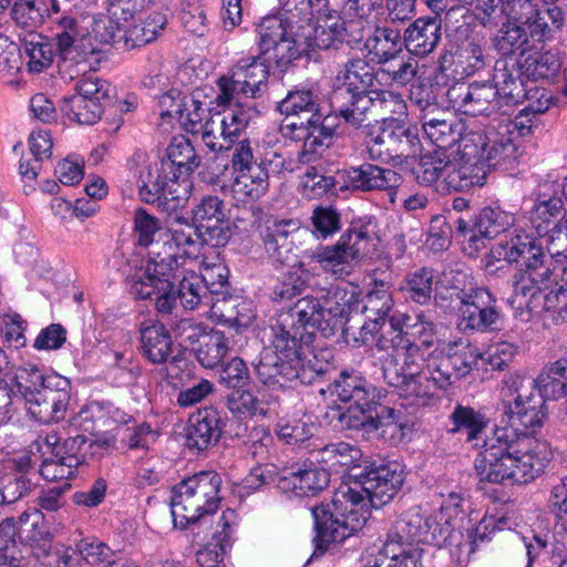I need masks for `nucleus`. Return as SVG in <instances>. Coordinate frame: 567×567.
Returning <instances> with one entry per match:
<instances>
[{
	"label": "nucleus",
	"instance_id": "1",
	"mask_svg": "<svg viewBox=\"0 0 567 567\" xmlns=\"http://www.w3.org/2000/svg\"><path fill=\"white\" fill-rule=\"evenodd\" d=\"M386 342L382 337L377 347L384 350ZM389 342L393 353L382 362L383 379L413 403L425 404L434 390L446 389L472 371L474 355L462 340L449 343L445 352L429 354L426 349L402 333L393 334Z\"/></svg>",
	"mask_w": 567,
	"mask_h": 567
},
{
	"label": "nucleus",
	"instance_id": "2",
	"mask_svg": "<svg viewBox=\"0 0 567 567\" xmlns=\"http://www.w3.org/2000/svg\"><path fill=\"white\" fill-rule=\"evenodd\" d=\"M404 481L403 468L396 462L380 464L358 475L353 486L340 487L331 504L311 508L317 547L327 549L359 533L370 516L369 507L388 504Z\"/></svg>",
	"mask_w": 567,
	"mask_h": 567
},
{
	"label": "nucleus",
	"instance_id": "3",
	"mask_svg": "<svg viewBox=\"0 0 567 567\" xmlns=\"http://www.w3.org/2000/svg\"><path fill=\"white\" fill-rule=\"evenodd\" d=\"M535 430L524 427L513 415L502 412L499 424L475 460L480 481L494 484H525L539 476L553 458V450Z\"/></svg>",
	"mask_w": 567,
	"mask_h": 567
},
{
	"label": "nucleus",
	"instance_id": "4",
	"mask_svg": "<svg viewBox=\"0 0 567 567\" xmlns=\"http://www.w3.org/2000/svg\"><path fill=\"white\" fill-rule=\"evenodd\" d=\"M567 398V358L545 365L529 388L519 374L506 375L499 389L501 410L518 424L538 431L547 419V400Z\"/></svg>",
	"mask_w": 567,
	"mask_h": 567
},
{
	"label": "nucleus",
	"instance_id": "5",
	"mask_svg": "<svg viewBox=\"0 0 567 567\" xmlns=\"http://www.w3.org/2000/svg\"><path fill=\"white\" fill-rule=\"evenodd\" d=\"M200 161L189 140L175 136L168 144L165 156L147 164L138 176L142 200L153 204L164 199L173 202L167 208L176 209L189 195L190 174Z\"/></svg>",
	"mask_w": 567,
	"mask_h": 567
},
{
	"label": "nucleus",
	"instance_id": "6",
	"mask_svg": "<svg viewBox=\"0 0 567 567\" xmlns=\"http://www.w3.org/2000/svg\"><path fill=\"white\" fill-rule=\"evenodd\" d=\"M220 485V475L213 471L194 474L175 485L171 497L174 525L189 528L196 537H200L203 527L212 528L221 501Z\"/></svg>",
	"mask_w": 567,
	"mask_h": 567
},
{
	"label": "nucleus",
	"instance_id": "7",
	"mask_svg": "<svg viewBox=\"0 0 567 567\" xmlns=\"http://www.w3.org/2000/svg\"><path fill=\"white\" fill-rule=\"evenodd\" d=\"M532 14L530 0H484L477 18L484 28L498 25L492 44L501 55L512 56L530 48Z\"/></svg>",
	"mask_w": 567,
	"mask_h": 567
},
{
	"label": "nucleus",
	"instance_id": "8",
	"mask_svg": "<svg viewBox=\"0 0 567 567\" xmlns=\"http://www.w3.org/2000/svg\"><path fill=\"white\" fill-rule=\"evenodd\" d=\"M331 353L321 351L313 353L305 350L303 355H298V363L275 367V357L267 354L260 368V382L271 389L296 388L299 384H312L333 370L330 362Z\"/></svg>",
	"mask_w": 567,
	"mask_h": 567
},
{
	"label": "nucleus",
	"instance_id": "9",
	"mask_svg": "<svg viewBox=\"0 0 567 567\" xmlns=\"http://www.w3.org/2000/svg\"><path fill=\"white\" fill-rule=\"evenodd\" d=\"M269 66L261 56L239 59L217 80L219 93L215 97L218 106L239 103L240 97L256 99L268 89Z\"/></svg>",
	"mask_w": 567,
	"mask_h": 567
},
{
	"label": "nucleus",
	"instance_id": "10",
	"mask_svg": "<svg viewBox=\"0 0 567 567\" xmlns=\"http://www.w3.org/2000/svg\"><path fill=\"white\" fill-rule=\"evenodd\" d=\"M365 146L370 159L393 164H402L422 150L416 127L393 122H388L371 134Z\"/></svg>",
	"mask_w": 567,
	"mask_h": 567
},
{
	"label": "nucleus",
	"instance_id": "11",
	"mask_svg": "<svg viewBox=\"0 0 567 567\" xmlns=\"http://www.w3.org/2000/svg\"><path fill=\"white\" fill-rule=\"evenodd\" d=\"M173 267L166 265L163 267L157 264L150 254L146 265L127 275L130 293L135 299H155L156 310L161 313H171L176 303V297L173 282L171 281V271Z\"/></svg>",
	"mask_w": 567,
	"mask_h": 567
},
{
	"label": "nucleus",
	"instance_id": "12",
	"mask_svg": "<svg viewBox=\"0 0 567 567\" xmlns=\"http://www.w3.org/2000/svg\"><path fill=\"white\" fill-rule=\"evenodd\" d=\"M293 326V321L279 315L275 323L270 326L269 347L265 348L260 354L259 362L255 367L258 380L260 381V368L267 354L275 357V367L278 370L281 365L298 363V355H303L305 350L312 344L310 333L305 328L299 329Z\"/></svg>",
	"mask_w": 567,
	"mask_h": 567
},
{
	"label": "nucleus",
	"instance_id": "13",
	"mask_svg": "<svg viewBox=\"0 0 567 567\" xmlns=\"http://www.w3.org/2000/svg\"><path fill=\"white\" fill-rule=\"evenodd\" d=\"M484 141L485 137L478 132L464 134L457 148L460 157L452 159L446 190L464 192L486 183L488 171L478 157L485 145Z\"/></svg>",
	"mask_w": 567,
	"mask_h": 567
},
{
	"label": "nucleus",
	"instance_id": "14",
	"mask_svg": "<svg viewBox=\"0 0 567 567\" xmlns=\"http://www.w3.org/2000/svg\"><path fill=\"white\" fill-rule=\"evenodd\" d=\"M226 204L216 195L204 196L192 209L196 236L203 244L224 247L231 238Z\"/></svg>",
	"mask_w": 567,
	"mask_h": 567
},
{
	"label": "nucleus",
	"instance_id": "15",
	"mask_svg": "<svg viewBox=\"0 0 567 567\" xmlns=\"http://www.w3.org/2000/svg\"><path fill=\"white\" fill-rule=\"evenodd\" d=\"M69 379L49 373L47 384L25 403L30 414L41 423L59 422L64 419L70 403Z\"/></svg>",
	"mask_w": 567,
	"mask_h": 567
},
{
	"label": "nucleus",
	"instance_id": "16",
	"mask_svg": "<svg viewBox=\"0 0 567 567\" xmlns=\"http://www.w3.org/2000/svg\"><path fill=\"white\" fill-rule=\"evenodd\" d=\"M446 97L453 109L470 116H489L502 107L498 91L489 82L454 84L447 90Z\"/></svg>",
	"mask_w": 567,
	"mask_h": 567
},
{
	"label": "nucleus",
	"instance_id": "17",
	"mask_svg": "<svg viewBox=\"0 0 567 567\" xmlns=\"http://www.w3.org/2000/svg\"><path fill=\"white\" fill-rule=\"evenodd\" d=\"M358 287L350 284L332 286L321 296L326 337L341 330L346 341L350 342V328L346 323L350 311L358 305Z\"/></svg>",
	"mask_w": 567,
	"mask_h": 567
},
{
	"label": "nucleus",
	"instance_id": "18",
	"mask_svg": "<svg viewBox=\"0 0 567 567\" xmlns=\"http://www.w3.org/2000/svg\"><path fill=\"white\" fill-rule=\"evenodd\" d=\"M258 229L264 248L274 262L284 265L296 256L293 235L300 229L298 219L268 218Z\"/></svg>",
	"mask_w": 567,
	"mask_h": 567
},
{
	"label": "nucleus",
	"instance_id": "19",
	"mask_svg": "<svg viewBox=\"0 0 567 567\" xmlns=\"http://www.w3.org/2000/svg\"><path fill=\"white\" fill-rule=\"evenodd\" d=\"M496 298L484 286L465 299L457 308L461 326L464 330L486 331L496 329L501 321V311Z\"/></svg>",
	"mask_w": 567,
	"mask_h": 567
},
{
	"label": "nucleus",
	"instance_id": "20",
	"mask_svg": "<svg viewBox=\"0 0 567 567\" xmlns=\"http://www.w3.org/2000/svg\"><path fill=\"white\" fill-rule=\"evenodd\" d=\"M226 425L225 417L215 408L198 410L189 419L186 444L189 450L203 452L214 446Z\"/></svg>",
	"mask_w": 567,
	"mask_h": 567
},
{
	"label": "nucleus",
	"instance_id": "21",
	"mask_svg": "<svg viewBox=\"0 0 567 567\" xmlns=\"http://www.w3.org/2000/svg\"><path fill=\"white\" fill-rule=\"evenodd\" d=\"M279 132L285 138L302 142L297 158L301 164H308L317 158L331 145V141L318 130H315L308 121H295L284 118Z\"/></svg>",
	"mask_w": 567,
	"mask_h": 567
},
{
	"label": "nucleus",
	"instance_id": "22",
	"mask_svg": "<svg viewBox=\"0 0 567 567\" xmlns=\"http://www.w3.org/2000/svg\"><path fill=\"white\" fill-rule=\"evenodd\" d=\"M331 392L341 402L355 404L361 409H375L381 399V392L353 370L340 372L332 382Z\"/></svg>",
	"mask_w": 567,
	"mask_h": 567
},
{
	"label": "nucleus",
	"instance_id": "23",
	"mask_svg": "<svg viewBox=\"0 0 567 567\" xmlns=\"http://www.w3.org/2000/svg\"><path fill=\"white\" fill-rule=\"evenodd\" d=\"M338 80L342 86L334 90L336 101L346 100L349 93L372 95L381 85L379 71H375L363 59H351L339 73Z\"/></svg>",
	"mask_w": 567,
	"mask_h": 567
},
{
	"label": "nucleus",
	"instance_id": "24",
	"mask_svg": "<svg viewBox=\"0 0 567 567\" xmlns=\"http://www.w3.org/2000/svg\"><path fill=\"white\" fill-rule=\"evenodd\" d=\"M193 235H196L193 223L186 224V227L169 226L163 243L154 244L150 254H153L154 260L163 267L185 266L189 256L185 248L195 244Z\"/></svg>",
	"mask_w": 567,
	"mask_h": 567
},
{
	"label": "nucleus",
	"instance_id": "25",
	"mask_svg": "<svg viewBox=\"0 0 567 567\" xmlns=\"http://www.w3.org/2000/svg\"><path fill=\"white\" fill-rule=\"evenodd\" d=\"M318 24L307 23L301 29V33H306L309 44V54L316 49L319 50H339L344 47L343 42L350 43V39H346L349 33V27L341 21L337 12L324 14L318 19Z\"/></svg>",
	"mask_w": 567,
	"mask_h": 567
},
{
	"label": "nucleus",
	"instance_id": "26",
	"mask_svg": "<svg viewBox=\"0 0 567 567\" xmlns=\"http://www.w3.org/2000/svg\"><path fill=\"white\" fill-rule=\"evenodd\" d=\"M312 260L318 262L324 272L336 278L349 276L353 266L362 258L357 249H353L340 237L333 245L319 246L311 254Z\"/></svg>",
	"mask_w": 567,
	"mask_h": 567
},
{
	"label": "nucleus",
	"instance_id": "27",
	"mask_svg": "<svg viewBox=\"0 0 567 567\" xmlns=\"http://www.w3.org/2000/svg\"><path fill=\"white\" fill-rule=\"evenodd\" d=\"M171 272V281L177 282V288H174L176 300H179L184 309L194 310L202 303L212 307L213 302H216L203 279L194 270L176 265Z\"/></svg>",
	"mask_w": 567,
	"mask_h": 567
},
{
	"label": "nucleus",
	"instance_id": "28",
	"mask_svg": "<svg viewBox=\"0 0 567 567\" xmlns=\"http://www.w3.org/2000/svg\"><path fill=\"white\" fill-rule=\"evenodd\" d=\"M441 30L439 19L417 18L404 30L402 35L404 48L415 56H426L439 45L442 35Z\"/></svg>",
	"mask_w": 567,
	"mask_h": 567
},
{
	"label": "nucleus",
	"instance_id": "29",
	"mask_svg": "<svg viewBox=\"0 0 567 567\" xmlns=\"http://www.w3.org/2000/svg\"><path fill=\"white\" fill-rule=\"evenodd\" d=\"M435 312L432 310H421L414 317L402 315L401 317H391L390 327L392 333H402L404 337L417 342L423 349L429 350L434 346L436 337V326L434 323Z\"/></svg>",
	"mask_w": 567,
	"mask_h": 567
},
{
	"label": "nucleus",
	"instance_id": "30",
	"mask_svg": "<svg viewBox=\"0 0 567 567\" xmlns=\"http://www.w3.org/2000/svg\"><path fill=\"white\" fill-rule=\"evenodd\" d=\"M515 223L513 214L499 208L485 207L473 221V233L468 238V247L478 251L486 246V241L505 233Z\"/></svg>",
	"mask_w": 567,
	"mask_h": 567
},
{
	"label": "nucleus",
	"instance_id": "31",
	"mask_svg": "<svg viewBox=\"0 0 567 567\" xmlns=\"http://www.w3.org/2000/svg\"><path fill=\"white\" fill-rule=\"evenodd\" d=\"M234 516L231 511L224 512L218 520L209 529L202 528L200 540H205L209 535L212 536L214 544H208L204 548L197 550L196 563L200 567H217L223 560L226 553V548L229 545L231 525L230 519Z\"/></svg>",
	"mask_w": 567,
	"mask_h": 567
},
{
	"label": "nucleus",
	"instance_id": "32",
	"mask_svg": "<svg viewBox=\"0 0 567 567\" xmlns=\"http://www.w3.org/2000/svg\"><path fill=\"white\" fill-rule=\"evenodd\" d=\"M330 474L324 467L303 464L281 475L278 485L285 491H291L297 496L315 495L326 488Z\"/></svg>",
	"mask_w": 567,
	"mask_h": 567
},
{
	"label": "nucleus",
	"instance_id": "33",
	"mask_svg": "<svg viewBox=\"0 0 567 567\" xmlns=\"http://www.w3.org/2000/svg\"><path fill=\"white\" fill-rule=\"evenodd\" d=\"M548 270L543 271L524 270L515 276L514 292L509 299L512 307L523 313L538 312V298L542 292V285L548 280Z\"/></svg>",
	"mask_w": 567,
	"mask_h": 567
},
{
	"label": "nucleus",
	"instance_id": "34",
	"mask_svg": "<svg viewBox=\"0 0 567 567\" xmlns=\"http://www.w3.org/2000/svg\"><path fill=\"white\" fill-rule=\"evenodd\" d=\"M352 186L363 192L391 190L401 183V176L391 168L364 163L348 171Z\"/></svg>",
	"mask_w": 567,
	"mask_h": 567
},
{
	"label": "nucleus",
	"instance_id": "35",
	"mask_svg": "<svg viewBox=\"0 0 567 567\" xmlns=\"http://www.w3.org/2000/svg\"><path fill=\"white\" fill-rule=\"evenodd\" d=\"M423 549L416 543L386 535L374 567H421Z\"/></svg>",
	"mask_w": 567,
	"mask_h": 567
},
{
	"label": "nucleus",
	"instance_id": "36",
	"mask_svg": "<svg viewBox=\"0 0 567 567\" xmlns=\"http://www.w3.org/2000/svg\"><path fill=\"white\" fill-rule=\"evenodd\" d=\"M403 37L401 30L394 24L386 23L377 27L365 42L364 48L373 63H385L396 53L403 52Z\"/></svg>",
	"mask_w": 567,
	"mask_h": 567
},
{
	"label": "nucleus",
	"instance_id": "37",
	"mask_svg": "<svg viewBox=\"0 0 567 567\" xmlns=\"http://www.w3.org/2000/svg\"><path fill=\"white\" fill-rule=\"evenodd\" d=\"M432 526L420 508L412 507L400 516L386 535L420 545L436 540V528L432 530Z\"/></svg>",
	"mask_w": 567,
	"mask_h": 567
},
{
	"label": "nucleus",
	"instance_id": "38",
	"mask_svg": "<svg viewBox=\"0 0 567 567\" xmlns=\"http://www.w3.org/2000/svg\"><path fill=\"white\" fill-rule=\"evenodd\" d=\"M62 11L58 0H16L11 10L12 20L30 34L41 27L49 14Z\"/></svg>",
	"mask_w": 567,
	"mask_h": 567
},
{
	"label": "nucleus",
	"instance_id": "39",
	"mask_svg": "<svg viewBox=\"0 0 567 567\" xmlns=\"http://www.w3.org/2000/svg\"><path fill=\"white\" fill-rule=\"evenodd\" d=\"M142 353L154 364L167 361L172 352V339L163 323L145 321L141 324Z\"/></svg>",
	"mask_w": 567,
	"mask_h": 567
},
{
	"label": "nucleus",
	"instance_id": "40",
	"mask_svg": "<svg viewBox=\"0 0 567 567\" xmlns=\"http://www.w3.org/2000/svg\"><path fill=\"white\" fill-rule=\"evenodd\" d=\"M44 444L51 454L60 457L75 470L90 458L85 434H76L62 441L58 433L50 432L44 437Z\"/></svg>",
	"mask_w": 567,
	"mask_h": 567
},
{
	"label": "nucleus",
	"instance_id": "41",
	"mask_svg": "<svg viewBox=\"0 0 567 567\" xmlns=\"http://www.w3.org/2000/svg\"><path fill=\"white\" fill-rule=\"evenodd\" d=\"M453 427L451 433L466 432V441L472 443L473 447L482 449L484 441L489 436L485 435L488 421L484 414L475 411L473 408L457 405L450 416Z\"/></svg>",
	"mask_w": 567,
	"mask_h": 567
},
{
	"label": "nucleus",
	"instance_id": "42",
	"mask_svg": "<svg viewBox=\"0 0 567 567\" xmlns=\"http://www.w3.org/2000/svg\"><path fill=\"white\" fill-rule=\"evenodd\" d=\"M281 315L292 320L293 326H299V329L305 328L312 341L317 331H321L326 337V317L320 300L308 296L300 298L289 311Z\"/></svg>",
	"mask_w": 567,
	"mask_h": 567
},
{
	"label": "nucleus",
	"instance_id": "43",
	"mask_svg": "<svg viewBox=\"0 0 567 567\" xmlns=\"http://www.w3.org/2000/svg\"><path fill=\"white\" fill-rule=\"evenodd\" d=\"M278 110L285 118L307 121L320 110V97L311 87H298L287 93L278 103Z\"/></svg>",
	"mask_w": 567,
	"mask_h": 567
},
{
	"label": "nucleus",
	"instance_id": "44",
	"mask_svg": "<svg viewBox=\"0 0 567 567\" xmlns=\"http://www.w3.org/2000/svg\"><path fill=\"white\" fill-rule=\"evenodd\" d=\"M331 105L336 112L350 126L359 128L373 118L372 95L349 93L346 100L336 101V92L331 97Z\"/></svg>",
	"mask_w": 567,
	"mask_h": 567
},
{
	"label": "nucleus",
	"instance_id": "45",
	"mask_svg": "<svg viewBox=\"0 0 567 567\" xmlns=\"http://www.w3.org/2000/svg\"><path fill=\"white\" fill-rule=\"evenodd\" d=\"M331 105L336 112L350 126L359 128L373 118L372 95L349 93L346 100L336 101V92L331 97Z\"/></svg>",
	"mask_w": 567,
	"mask_h": 567
},
{
	"label": "nucleus",
	"instance_id": "46",
	"mask_svg": "<svg viewBox=\"0 0 567 567\" xmlns=\"http://www.w3.org/2000/svg\"><path fill=\"white\" fill-rule=\"evenodd\" d=\"M58 2L63 10L49 14L48 18L55 25L54 39L56 51L63 59H66L72 52L76 39L80 37V31L78 20L72 14L70 2L68 0H58Z\"/></svg>",
	"mask_w": 567,
	"mask_h": 567
},
{
	"label": "nucleus",
	"instance_id": "47",
	"mask_svg": "<svg viewBox=\"0 0 567 567\" xmlns=\"http://www.w3.org/2000/svg\"><path fill=\"white\" fill-rule=\"evenodd\" d=\"M269 187V175L265 165H255L235 174L231 192L241 200H257Z\"/></svg>",
	"mask_w": 567,
	"mask_h": 567
},
{
	"label": "nucleus",
	"instance_id": "48",
	"mask_svg": "<svg viewBox=\"0 0 567 567\" xmlns=\"http://www.w3.org/2000/svg\"><path fill=\"white\" fill-rule=\"evenodd\" d=\"M452 163L446 151L442 150L422 156L415 169L417 182L424 185L441 183L443 189H447V175L451 174Z\"/></svg>",
	"mask_w": 567,
	"mask_h": 567
},
{
	"label": "nucleus",
	"instance_id": "49",
	"mask_svg": "<svg viewBox=\"0 0 567 567\" xmlns=\"http://www.w3.org/2000/svg\"><path fill=\"white\" fill-rule=\"evenodd\" d=\"M231 329L220 331L216 329H209L208 334L204 336L200 340L199 346L196 349V358L198 362L207 369L217 367L227 352L233 348L230 346Z\"/></svg>",
	"mask_w": 567,
	"mask_h": 567
},
{
	"label": "nucleus",
	"instance_id": "50",
	"mask_svg": "<svg viewBox=\"0 0 567 567\" xmlns=\"http://www.w3.org/2000/svg\"><path fill=\"white\" fill-rule=\"evenodd\" d=\"M480 133V131H477ZM485 137V145L478 153L480 159L489 171L491 168L503 167L506 163L516 157V146L508 136H497L495 133L481 132Z\"/></svg>",
	"mask_w": 567,
	"mask_h": 567
},
{
	"label": "nucleus",
	"instance_id": "51",
	"mask_svg": "<svg viewBox=\"0 0 567 567\" xmlns=\"http://www.w3.org/2000/svg\"><path fill=\"white\" fill-rule=\"evenodd\" d=\"M306 35L299 29H290L289 35L270 48V52L267 53L268 60H272L278 68L285 69L301 55H309Z\"/></svg>",
	"mask_w": 567,
	"mask_h": 567
},
{
	"label": "nucleus",
	"instance_id": "52",
	"mask_svg": "<svg viewBox=\"0 0 567 567\" xmlns=\"http://www.w3.org/2000/svg\"><path fill=\"white\" fill-rule=\"evenodd\" d=\"M374 423L375 429L372 430L370 437L381 439L392 445L403 442L410 431L409 425L400 421L399 412L389 406H381Z\"/></svg>",
	"mask_w": 567,
	"mask_h": 567
},
{
	"label": "nucleus",
	"instance_id": "53",
	"mask_svg": "<svg viewBox=\"0 0 567 567\" xmlns=\"http://www.w3.org/2000/svg\"><path fill=\"white\" fill-rule=\"evenodd\" d=\"M227 405L229 411L238 416H267L271 402L261 390L257 393L241 390L228 396Z\"/></svg>",
	"mask_w": 567,
	"mask_h": 567
},
{
	"label": "nucleus",
	"instance_id": "54",
	"mask_svg": "<svg viewBox=\"0 0 567 567\" xmlns=\"http://www.w3.org/2000/svg\"><path fill=\"white\" fill-rule=\"evenodd\" d=\"M62 113L72 122L81 125H93L102 116V102L81 96H65L60 106Z\"/></svg>",
	"mask_w": 567,
	"mask_h": 567
},
{
	"label": "nucleus",
	"instance_id": "55",
	"mask_svg": "<svg viewBox=\"0 0 567 567\" xmlns=\"http://www.w3.org/2000/svg\"><path fill=\"white\" fill-rule=\"evenodd\" d=\"M23 52L28 58L27 66L32 73H40L50 66L53 59L52 45L40 33L31 32L22 39Z\"/></svg>",
	"mask_w": 567,
	"mask_h": 567
},
{
	"label": "nucleus",
	"instance_id": "56",
	"mask_svg": "<svg viewBox=\"0 0 567 567\" xmlns=\"http://www.w3.org/2000/svg\"><path fill=\"white\" fill-rule=\"evenodd\" d=\"M362 302V311L367 315L368 319L385 321L393 307L390 286L384 281L374 280L372 288L368 290Z\"/></svg>",
	"mask_w": 567,
	"mask_h": 567
},
{
	"label": "nucleus",
	"instance_id": "57",
	"mask_svg": "<svg viewBox=\"0 0 567 567\" xmlns=\"http://www.w3.org/2000/svg\"><path fill=\"white\" fill-rule=\"evenodd\" d=\"M313 274L299 262L287 270L274 288L276 300H290L300 295L311 282Z\"/></svg>",
	"mask_w": 567,
	"mask_h": 567
},
{
	"label": "nucleus",
	"instance_id": "58",
	"mask_svg": "<svg viewBox=\"0 0 567 567\" xmlns=\"http://www.w3.org/2000/svg\"><path fill=\"white\" fill-rule=\"evenodd\" d=\"M483 45L474 39L464 42L453 56L454 72L461 76H471L485 68Z\"/></svg>",
	"mask_w": 567,
	"mask_h": 567
},
{
	"label": "nucleus",
	"instance_id": "59",
	"mask_svg": "<svg viewBox=\"0 0 567 567\" xmlns=\"http://www.w3.org/2000/svg\"><path fill=\"white\" fill-rule=\"evenodd\" d=\"M433 285V270L421 268L405 276L401 290L411 301L427 305L432 299Z\"/></svg>",
	"mask_w": 567,
	"mask_h": 567
},
{
	"label": "nucleus",
	"instance_id": "60",
	"mask_svg": "<svg viewBox=\"0 0 567 567\" xmlns=\"http://www.w3.org/2000/svg\"><path fill=\"white\" fill-rule=\"evenodd\" d=\"M20 522L31 546L47 555L51 548L52 535L43 524L41 512L37 508L25 511L21 514Z\"/></svg>",
	"mask_w": 567,
	"mask_h": 567
},
{
	"label": "nucleus",
	"instance_id": "61",
	"mask_svg": "<svg viewBox=\"0 0 567 567\" xmlns=\"http://www.w3.org/2000/svg\"><path fill=\"white\" fill-rule=\"evenodd\" d=\"M373 99V118L374 121H382L386 124V122H393L395 115H402L406 111V103L402 99L401 94L389 91L378 89L372 92Z\"/></svg>",
	"mask_w": 567,
	"mask_h": 567
},
{
	"label": "nucleus",
	"instance_id": "62",
	"mask_svg": "<svg viewBox=\"0 0 567 567\" xmlns=\"http://www.w3.org/2000/svg\"><path fill=\"white\" fill-rule=\"evenodd\" d=\"M382 65L378 71L380 79L391 80L399 84H406L411 82L417 73V61L406 54L396 53L394 58L385 63H379Z\"/></svg>",
	"mask_w": 567,
	"mask_h": 567
},
{
	"label": "nucleus",
	"instance_id": "63",
	"mask_svg": "<svg viewBox=\"0 0 567 567\" xmlns=\"http://www.w3.org/2000/svg\"><path fill=\"white\" fill-rule=\"evenodd\" d=\"M423 130L430 142L437 146V150L446 151L447 147L458 142L464 136L461 134V125L453 120H429Z\"/></svg>",
	"mask_w": 567,
	"mask_h": 567
},
{
	"label": "nucleus",
	"instance_id": "64",
	"mask_svg": "<svg viewBox=\"0 0 567 567\" xmlns=\"http://www.w3.org/2000/svg\"><path fill=\"white\" fill-rule=\"evenodd\" d=\"M494 87L498 91L499 104H516L524 96L522 82L514 76L505 63H496L494 75Z\"/></svg>",
	"mask_w": 567,
	"mask_h": 567
}]
</instances>
